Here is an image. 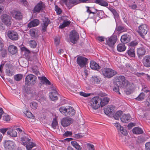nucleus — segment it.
Listing matches in <instances>:
<instances>
[{"mask_svg":"<svg viewBox=\"0 0 150 150\" xmlns=\"http://www.w3.org/2000/svg\"><path fill=\"white\" fill-rule=\"evenodd\" d=\"M20 136L23 144L25 146L28 150H31L33 147L36 146L34 143L31 142L30 139L28 138V136L26 134L23 132Z\"/></svg>","mask_w":150,"mask_h":150,"instance_id":"nucleus-1","label":"nucleus"},{"mask_svg":"<svg viewBox=\"0 0 150 150\" xmlns=\"http://www.w3.org/2000/svg\"><path fill=\"white\" fill-rule=\"evenodd\" d=\"M116 81L114 82V87L113 88L114 91L118 93L119 94H120L119 91L120 88H121L122 85H123V84H125V82H127L124 76H120L117 77Z\"/></svg>","mask_w":150,"mask_h":150,"instance_id":"nucleus-2","label":"nucleus"},{"mask_svg":"<svg viewBox=\"0 0 150 150\" xmlns=\"http://www.w3.org/2000/svg\"><path fill=\"white\" fill-rule=\"evenodd\" d=\"M100 97L96 96L93 98L89 102V105L94 110L98 109L100 106Z\"/></svg>","mask_w":150,"mask_h":150,"instance_id":"nucleus-3","label":"nucleus"},{"mask_svg":"<svg viewBox=\"0 0 150 150\" xmlns=\"http://www.w3.org/2000/svg\"><path fill=\"white\" fill-rule=\"evenodd\" d=\"M102 71L103 75L108 78H111L117 74L116 71L107 68H103Z\"/></svg>","mask_w":150,"mask_h":150,"instance_id":"nucleus-4","label":"nucleus"},{"mask_svg":"<svg viewBox=\"0 0 150 150\" xmlns=\"http://www.w3.org/2000/svg\"><path fill=\"white\" fill-rule=\"evenodd\" d=\"M36 77L32 74L28 75L25 78V84L27 86L34 85L36 83Z\"/></svg>","mask_w":150,"mask_h":150,"instance_id":"nucleus-5","label":"nucleus"},{"mask_svg":"<svg viewBox=\"0 0 150 150\" xmlns=\"http://www.w3.org/2000/svg\"><path fill=\"white\" fill-rule=\"evenodd\" d=\"M2 22L7 26H10L11 23L12 18L9 15L6 14H3L1 16Z\"/></svg>","mask_w":150,"mask_h":150,"instance_id":"nucleus-6","label":"nucleus"},{"mask_svg":"<svg viewBox=\"0 0 150 150\" xmlns=\"http://www.w3.org/2000/svg\"><path fill=\"white\" fill-rule=\"evenodd\" d=\"M138 28V32L139 34L142 38H144V36L147 33L148 31L146 25L145 24H142Z\"/></svg>","mask_w":150,"mask_h":150,"instance_id":"nucleus-7","label":"nucleus"},{"mask_svg":"<svg viewBox=\"0 0 150 150\" xmlns=\"http://www.w3.org/2000/svg\"><path fill=\"white\" fill-rule=\"evenodd\" d=\"M74 121V120L70 117H65L61 120L62 125L64 127H66L72 124Z\"/></svg>","mask_w":150,"mask_h":150,"instance_id":"nucleus-8","label":"nucleus"},{"mask_svg":"<svg viewBox=\"0 0 150 150\" xmlns=\"http://www.w3.org/2000/svg\"><path fill=\"white\" fill-rule=\"evenodd\" d=\"M88 61L87 58L82 56H79L77 59L76 62L80 67L83 68L86 67Z\"/></svg>","mask_w":150,"mask_h":150,"instance_id":"nucleus-9","label":"nucleus"},{"mask_svg":"<svg viewBox=\"0 0 150 150\" xmlns=\"http://www.w3.org/2000/svg\"><path fill=\"white\" fill-rule=\"evenodd\" d=\"M79 38V35L75 30H73L71 32L69 38L70 40L72 43L75 44V42L77 41Z\"/></svg>","mask_w":150,"mask_h":150,"instance_id":"nucleus-10","label":"nucleus"},{"mask_svg":"<svg viewBox=\"0 0 150 150\" xmlns=\"http://www.w3.org/2000/svg\"><path fill=\"white\" fill-rule=\"evenodd\" d=\"M117 41V38L116 36H112L106 40V44L109 47L113 48Z\"/></svg>","mask_w":150,"mask_h":150,"instance_id":"nucleus-11","label":"nucleus"},{"mask_svg":"<svg viewBox=\"0 0 150 150\" xmlns=\"http://www.w3.org/2000/svg\"><path fill=\"white\" fill-rule=\"evenodd\" d=\"M45 7V4L42 2L40 1L35 7L33 10V12L34 13H39Z\"/></svg>","mask_w":150,"mask_h":150,"instance_id":"nucleus-12","label":"nucleus"},{"mask_svg":"<svg viewBox=\"0 0 150 150\" xmlns=\"http://www.w3.org/2000/svg\"><path fill=\"white\" fill-rule=\"evenodd\" d=\"M4 146L6 150H13L15 144L12 141H7L5 142Z\"/></svg>","mask_w":150,"mask_h":150,"instance_id":"nucleus-13","label":"nucleus"},{"mask_svg":"<svg viewBox=\"0 0 150 150\" xmlns=\"http://www.w3.org/2000/svg\"><path fill=\"white\" fill-rule=\"evenodd\" d=\"M8 37L13 40H16L18 38V36L17 32L13 31H10L8 32Z\"/></svg>","mask_w":150,"mask_h":150,"instance_id":"nucleus-14","label":"nucleus"},{"mask_svg":"<svg viewBox=\"0 0 150 150\" xmlns=\"http://www.w3.org/2000/svg\"><path fill=\"white\" fill-rule=\"evenodd\" d=\"M127 82H125V84H123V86L125 87V91L127 95L130 94L132 92V87L130 84L129 83L128 81L126 80Z\"/></svg>","mask_w":150,"mask_h":150,"instance_id":"nucleus-15","label":"nucleus"},{"mask_svg":"<svg viewBox=\"0 0 150 150\" xmlns=\"http://www.w3.org/2000/svg\"><path fill=\"white\" fill-rule=\"evenodd\" d=\"M63 1L69 9L78 4L77 0H63Z\"/></svg>","mask_w":150,"mask_h":150,"instance_id":"nucleus-16","label":"nucleus"},{"mask_svg":"<svg viewBox=\"0 0 150 150\" xmlns=\"http://www.w3.org/2000/svg\"><path fill=\"white\" fill-rule=\"evenodd\" d=\"M114 125L117 128L120 134H122L124 135L127 134V133L126 130L123 127L121 126L119 123H116Z\"/></svg>","mask_w":150,"mask_h":150,"instance_id":"nucleus-17","label":"nucleus"},{"mask_svg":"<svg viewBox=\"0 0 150 150\" xmlns=\"http://www.w3.org/2000/svg\"><path fill=\"white\" fill-rule=\"evenodd\" d=\"M58 94L56 90L54 89L53 91L49 93V97L51 100L53 101L57 100Z\"/></svg>","mask_w":150,"mask_h":150,"instance_id":"nucleus-18","label":"nucleus"},{"mask_svg":"<svg viewBox=\"0 0 150 150\" xmlns=\"http://www.w3.org/2000/svg\"><path fill=\"white\" fill-rule=\"evenodd\" d=\"M16 126H14L12 128H9V130L7 132V134L11 137H16L17 136V132L16 131Z\"/></svg>","mask_w":150,"mask_h":150,"instance_id":"nucleus-19","label":"nucleus"},{"mask_svg":"<svg viewBox=\"0 0 150 150\" xmlns=\"http://www.w3.org/2000/svg\"><path fill=\"white\" fill-rule=\"evenodd\" d=\"M143 63L145 67H150V56H145L143 58Z\"/></svg>","mask_w":150,"mask_h":150,"instance_id":"nucleus-20","label":"nucleus"},{"mask_svg":"<svg viewBox=\"0 0 150 150\" xmlns=\"http://www.w3.org/2000/svg\"><path fill=\"white\" fill-rule=\"evenodd\" d=\"M30 35L33 38H37L39 35V31L37 29H32L29 31Z\"/></svg>","mask_w":150,"mask_h":150,"instance_id":"nucleus-21","label":"nucleus"},{"mask_svg":"<svg viewBox=\"0 0 150 150\" xmlns=\"http://www.w3.org/2000/svg\"><path fill=\"white\" fill-rule=\"evenodd\" d=\"M131 119V117L129 114H124L120 118L121 121L123 123H126L129 122Z\"/></svg>","mask_w":150,"mask_h":150,"instance_id":"nucleus-22","label":"nucleus"},{"mask_svg":"<svg viewBox=\"0 0 150 150\" xmlns=\"http://www.w3.org/2000/svg\"><path fill=\"white\" fill-rule=\"evenodd\" d=\"M12 16L16 19L20 20L22 19L23 16L21 12L19 11H13Z\"/></svg>","mask_w":150,"mask_h":150,"instance_id":"nucleus-23","label":"nucleus"},{"mask_svg":"<svg viewBox=\"0 0 150 150\" xmlns=\"http://www.w3.org/2000/svg\"><path fill=\"white\" fill-rule=\"evenodd\" d=\"M50 20L47 18H45L43 21L42 25V30L43 32L46 31L47 27L50 23Z\"/></svg>","mask_w":150,"mask_h":150,"instance_id":"nucleus-24","label":"nucleus"},{"mask_svg":"<svg viewBox=\"0 0 150 150\" xmlns=\"http://www.w3.org/2000/svg\"><path fill=\"white\" fill-rule=\"evenodd\" d=\"M38 77L39 80H40L41 84H45L46 85H48L50 84V82L45 76H38Z\"/></svg>","mask_w":150,"mask_h":150,"instance_id":"nucleus-25","label":"nucleus"},{"mask_svg":"<svg viewBox=\"0 0 150 150\" xmlns=\"http://www.w3.org/2000/svg\"><path fill=\"white\" fill-rule=\"evenodd\" d=\"M130 40V37L129 35H124L121 38V41L123 43H126L128 42Z\"/></svg>","mask_w":150,"mask_h":150,"instance_id":"nucleus-26","label":"nucleus"},{"mask_svg":"<svg viewBox=\"0 0 150 150\" xmlns=\"http://www.w3.org/2000/svg\"><path fill=\"white\" fill-rule=\"evenodd\" d=\"M40 22L37 19H35L30 21L28 25V27L31 28L39 25Z\"/></svg>","mask_w":150,"mask_h":150,"instance_id":"nucleus-27","label":"nucleus"},{"mask_svg":"<svg viewBox=\"0 0 150 150\" xmlns=\"http://www.w3.org/2000/svg\"><path fill=\"white\" fill-rule=\"evenodd\" d=\"M146 52V50L143 47H140L138 48L137 51V53L139 58H141L144 56Z\"/></svg>","mask_w":150,"mask_h":150,"instance_id":"nucleus-28","label":"nucleus"},{"mask_svg":"<svg viewBox=\"0 0 150 150\" xmlns=\"http://www.w3.org/2000/svg\"><path fill=\"white\" fill-rule=\"evenodd\" d=\"M75 113V111L74 110L73 108L70 106H68V109L67 113L66 116H73L74 115Z\"/></svg>","mask_w":150,"mask_h":150,"instance_id":"nucleus-29","label":"nucleus"},{"mask_svg":"<svg viewBox=\"0 0 150 150\" xmlns=\"http://www.w3.org/2000/svg\"><path fill=\"white\" fill-rule=\"evenodd\" d=\"M8 51L12 54H15L17 52V48L14 45H11L8 47Z\"/></svg>","mask_w":150,"mask_h":150,"instance_id":"nucleus-30","label":"nucleus"},{"mask_svg":"<svg viewBox=\"0 0 150 150\" xmlns=\"http://www.w3.org/2000/svg\"><path fill=\"white\" fill-rule=\"evenodd\" d=\"M104 112L107 115H111L112 112L113 111L114 109L113 106L110 107H105L104 108Z\"/></svg>","mask_w":150,"mask_h":150,"instance_id":"nucleus-31","label":"nucleus"},{"mask_svg":"<svg viewBox=\"0 0 150 150\" xmlns=\"http://www.w3.org/2000/svg\"><path fill=\"white\" fill-rule=\"evenodd\" d=\"M100 100H101L100 101H101L100 104L101 107H103L107 104L110 100V99L106 97H104L102 99L100 98Z\"/></svg>","mask_w":150,"mask_h":150,"instance_id":"nucleus-32","label":"nucleus"},{"mask_svg":"<svg viewBox=\"0 0 150 150\" xmlns=\"http://www.w3.org/2000/svg\"><path fill=\"white\" fill-rule=\"evenodd\" d=\"M90 67L93 69L97 70L100 69V67L96 62L91 61L90 63Z\"/></svg>","mask_w":150,"mask_h":150,"instance_id":"nucleus-33","label":"nucleus"},{"mask_svg":"<svg viewBox=\"0 0 150 150\" xmlns=\"http://www.w3.org/2000/svg\"><path fill=\"white\" fill-rule=\"evenodd\" d=\"M91 80L93 83L98 84L99 83L101 80V78L99 77L94 76H92Z\"/></svg>","mask_w":150,"mask_h":150,"instance_id":"nucleus-34","label":"nucleus"},{"mask_svg":"<svg viewBox=\"0 0 150 150\" xmlns=\"http://www.w3.org/2000/svg\"><path fill=\"white\" fill-rule=\"evenodd\" d=\"M94 2L103 6H106L108 5V3L103 0H95Z\"/></svg>","mask_w":150,"mask_h":150,"instance_id":"nucleus-35","label":"nucleus"},{"mask_svg":"<svg viewBox=\"0 0 150 150\" xmlns=\"http://www.w3.org/2000/svg\"><path fill=\"white\" fill-rule=\"evenodd\" d=\"M126 49L124 43L120 44L117 46V50L119 52H121L124 51Z\"/></svg>","mask_w":150,"mask_h":150,"instance_id":"nucleus-36","label":"nucleus"},{"mask_svg":"<svg viewBox=\"0 0 150 150\" xmlns=\"http://www.w3.org/2000/svg\"><path fill=\"white\" fill-rule=\"evenodd\" d=\"M71 144L76 149L81 150L82 147L76 141H72L71 142Z\"/></svg>","mask_w":150,"mask_h":150,"instance_id":"nucleus-37","label":"nucleus"},{"mask_svg":"<svg viewBox=\"0 0 150 150\" xmlns=\"http://www.w3.org/2000/svg\"><path fill=\"white\" fill-rule=\"evenodd\" d=\"M122 112L121 110H119L117 111L113 115V117L116 120L119 119L120 117L122 114Z\"/></svg>","mask_w":150,"mask_h":150,"instance_id":"nucleus-38","label":"nucleus"},{"mask_svg":"<svg viewBox=\"0 0 150 150\" xmlns=\"http://www.w3.org/2000/svg\"><path fill=\"white\" fill-rule=\"evenodd\" d=\"M132 131L134 133L138 134H142L143 132L141 128L138 127L134 128L133 129Z\"/></svg>","mask_w":150,"mask_h":150,"instance_id":"nucleus-39","label":"nucleus"},{"mask_svg":"<svg viewBox=\"0 0 150 150\" xmlns=\"http://www.w3.org/2000/svg\"><path fill=\"white\" fill-rule=\"evenodd\" d=\"M109 9L113 13L115 19L116 20L117 19H118L119 17V16L116 11L112 8H110Z\"/></svg>","mask_w":150,"mask_h":150,"instance_id":"nucleus-40","label":"nucleus"},{"mask_svg":"<svg viewBox=\"0 0 150 150\" xmlns=\"http://www.w3.org/2000/svg\"><path fill=\"white\" fill-rule=\"evenodd\" d=\"M116 30L119 32H121L126 31L127 30V29L125 27L119 25L116 27Z\"/></svg>","mask_w":150,"mask_h":150,"instance_id":"nucleus-41","label":"nucleus"},{"mask_svg":"<svg viewBox=\"0 0 150 150\" xmlns=\"http://www.w3.org/2000/svg\"><path fill=\"white\" fill-rule=\"evenodd\" d=\"M128 55L130 57H134L135 56L134 49L133 48H130L127 51Z\"/></svg>","mask_w":150,"mask_h":150,"instance_id":"nucleus-42","label":"nucleus"},{"mask_svg":"<svg viewBox=\"0 0 150 150\" xmlns=\"http://www.w3.org/2000/svg\"><path fill=\"white\" fill-rule=\"evenodd\" d=\"M68 109V106L67 108L64 107H62L59 108L60 112L66 116L67 110Z\"/></svg>","mask_w":150,"mask_h":150,"instance_id":"nucleus-43","label":"nucleus"},{"mask_svg":"<svg viewBox=\"0 0 150 150\" xmlns=\"http://www.w3.org/2000/svg\"><path fill=\"white\" fill-rule=\"evenodd\" d=\"M58 122L56 119L54 118L53 119L51 126L54 129L56 128L57 127L58 125Z\"/></svg>","mask_w":150,"mask_h":150,"instance_id":"nucleus-44","label":"nucleus"},{"mask_svg":"<svg viewBox=\"0 0 150 150\" xmlns=\"http://www.w3.org/2000/svg\"><path fill=\"white\" fill-rule=\"evenodd\" d=\"M70 23V22L69 21H64L63 24L59 26V28L62 29L69 25Z\"/></svg>","mask_w":150,"mask_h":150,"instance_id":"nucleus-45","label":"nucleus"},{"mask_svg":"<svg viewBox=\"0 0 150 150\" xmlns=\"http://www.w3.org/2000/svg\"><path fill=\"white\" fill-rule=\"evenodd\" d=\"M30 106L33 109H36L38 107V104L35 102H32L30 103Z\"/></svg>","mask_w":150,"mask_h":150,"instance_id":"nucleus-46","label":"nucleus"},{"mask_svg":"<svg viewBox=\"0 0 150 150\" xmlns=\"http://www.w3.org/2000/svg\"><path fill=\"white\" fill-rule=\"evenodd\" d=\"M3 119L4 121L8 122L10 120V117L8 115L6 114H4L3 116Z\"/></svg>","mask_w":150,"mask_h":150,"instance_id":"nucleus-47","label":"nucleus"},{"mask_svg":"<svg viewBox=\"0 0 150 150\" xmlns=\"http://www.w3.org/2000/svg\"><path fill=\"white\" fill-rule=\"evenodd\" d=\"M25 115L28 117L30 118H33L34 116L30 112L27 110L25 112H24Z\"/></svg>","mask_w":150,"mask_h":150,"instance_id":"nucleus-48","label":"nucleus"},{"mask_svg":"<svg viewBox=\"0 0 150 150\" xmlns=\"http://www.w3.org/2000/svg\"><path fill=\"white\" fill-rule=\"evenodd\" d=\"M30 45L31 47L35 48L37 45V43L34 40H31L29 41Z\"/></svg>","mask_w":150,"mask_h":150,"instance_id":"nucleus-49","label":"nucleus"},{"mask_svg":"<svg viewBox=\"0 0 150 150\" xmlns=\"http://www.w3.org/2000/svg\"><path fill=\"white\" fill-rule=\"evenodd\" d=\"M84 136V135L83 134H81V133H79L74 134L73 137L75 138L79 139L82 138Z\"/></svg>","mask_w":150,"mask_h":150,"instance_id":"nucleus-50","label":"nucleus"},{"mask_svg":"<svg viewBox=\"0 0 150 150\" xmlns=\"http://www.w3.org/2000/svg\"><path fill=\"white\" fill-rule=\"evenodd\" d=\"M144 94L143 93H141L136 98L137 100H143L144 98Z\"/></svg>","mask_w":150,"mask_h":150,"instance_id":"nucleus-51","label":"nucleus"},{"mask_svg":"<svg viewBox=\"0 0 150 150\" xmlns=\"http://www.w3.org/2000/svg\"><path fill=\"white\" fill-rule=\"evenodd\" d=\"M22 75L21 74H18L14 76L15 79L17 81H19L22 79Z\"/></svg>","mask_w":150,"mask_h":150,"instance_id":"nucleus-52","label":"nucleus"},{"mask_svg":"<svg viewBox=\"0 0 150 150\" xmlns=\"http://www.w3.org/2000/svg\"><path fill=\"white\" fill-rule=\"evenodd\" d=\"M32 72L38 76H39L40 75V73L39 71H38L37 69L34 68V67L32 68Z\"/></svg>","mask_w":150,"mask_h":150,"instance_id":"nucleus-53","label":"nucleus"},{"mask_svg":"<svg viewBox=\"0 0 150 150\" xmlns=\"http://www.w3.org/2000/svg\"><path fill=\"white\" fill-rule=\"evenodd\" d=\"M86 145L87 147L89 150H94V147L93 145L89 143H87Z\"/></svg>","mask_w":150,"mask_h":150,"instance_id":"nucleus-54","label":"nucleus"},{"mask_svg":"<svg viewBox=\"0 0 150 150\" xmlns=\"http://www.w3.org/2000/svg\"><path fill=\"white\" fill-rule=\"evenodd\" d=\"M4 47V44L2 40L1 39H0V52H1L3 50Z\"/></svg>","mask_w":150,"mask_h":150,"instance_id":"nucleus-55","label":"nucleus"},{"mask_svg":"<svg viewBox=\"0 0 150 150\" xmlns=\"http://www.w3.org/2000/svg\"><path fill=\"white\" fill-rule=\"evenodd\" d=\"M146 105L149 108H150V96L148 97L146 100Z\"/></svg>","mask_w":150,"mask_h":150,"instance_id":"nucleus-56","label":"nucleus"},{"mask_svg":"<svg viewBox=\"0 0 150 150\" xmlns=\"http://www.w3.org/2000/svg\"><path fill=\"white\" fill-rule=\"evenodd\" d=\"M80 95L81 96L84 97H87L90 96V94L82 92L80 93Z\"/></svg>","mask_w":150,"mask_h":150,"instance_id":"nucleus-57","label":"nucleus"},{"mask_svg":"<svg viewBox=\"0 0 150 150\" xmlns=\"http://www.w3.org/2000/svg\"><path fill=\"white\" fill-rule=\"evenodd\" d=\"M64 135L66 137H68L69 136H71L72 135V133L71 132L67 131L65 132Z\"/></svg>","mask_w":150,"mask_h":150,"instance_id":"nucleus-58","label":"nucleus"},{"mask_svg":"<svg viewBox=\"0 0 150 150\" xmlns=\"http://www.w3.org/2000/svg\"><path fill=\"white\" fill-rule=\"evenodd\" d=\"M6 74L7 75L9 76H11L13 74L12 72L9 70H8V69H6Z\"/></svg>","mask_w":150,"mask_h":150,"instance_id":"nucleus-59","label":"nucleus"},{"mask_svg":"<svg viewBox=\"0 0 150 150\" xmlns=\"http://www.w3.org/2000/svg\"><path fill=\"white\" fill-rule=\"evenodd\" d=\"M55 11L57 13L59 14H60L62 12L61 10L57 6H55Z\"/></svg>","mask_w":150,"mask_h":150,"instance_id":"nucleus-60","label":"nucleus"},{"mask_svg":"<svg viewBox=\"0 0 150 150\" xmlns=\"http://www.w3.org/2000/svg\"><path fill=\"white\" fill-rule=\"evenodd\" d=\"M146 150H150V142H147L146 144Z\"/></svg>","mask_w":150,"mask_h":150,"instance_id":"nucleus-61","label":"nucleus"},{"mask_svg":"<svg viewBox=\"0 0 150 150\" xmlns=\"http://www.w3.org/2000/svg\"><path fill=\"white\" fill-rule=\"evenodd\" d=\"M1 54L3 57H4L7 54L6 50L4 49V48L3 49V50L1 51Z\"/></svg>","mask_w":150,"mask_h":150,"instance_id":"nucleus-62","label":"nucleus"},{"mask_svg":"<svg viewBox=\"0 0 150 150\" xmlns=\"http://www.w3.org/2000/svg\"><path fill=\"white\" fill-rule=\"evenodd\" d=\"M54 41L55 44L56 45H58L60 42V40L59 38L57 37L55 38Z\"/></svg>","mask_w":150,"mask_h":150,"instance_id":"nucleus-63","label":"nucleus"},{"mask_svg":"<svg viewBox=\"0 0 150 150\" xmlns=\"http://www.w3.org/2000/svg\"><path fill=\"white\" fill-rule=\"evenodd\" d=\"M137 44V43L135 42L132 41L130 43V46L134 47L136 46Z\"/></svg>","mask_w":150,"mask_h":150,"instance_id":"nucleus-64","label":"nucleus"}]
</instances>
